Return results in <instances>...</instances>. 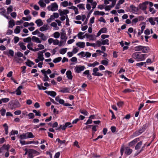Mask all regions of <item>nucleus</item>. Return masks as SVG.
Wrapping results in <instances>:
<instances>
[{"mask_svg": "<svg viewBox=\"0 0 158 158\" xmlns=\"http://www.w3.org/2000/svg\"><path fill=\"white\" fill-rule=\"evenodd\" d=\"M146 54H142L139 52H135L133 53L131 57L137 61H143L146 58Z\"/></svg>", "mask_w": 158, "mask_h": 158, "instance_id": "obj_1", "label": "nucleus"}, {"mask_svg": "<svg viewBox=\"0 0 158 158\" xmlns=\"http://www.w3.org/2000/svg\"><path fill=\"white\" fill-rule=\"evenodd\" d=\"M20 106L19 103L17 100H12L8 103V107L11 110H13L17 107Z\"/></svg>", "mask_w": 158, "mask_h": 158, "instance_id": "obj_2", "label": "nucleus"}, {"mask_svg": "<svg viewBox=\"0 0 158 158\" xmlns=\"http://www.w3.org/2000/svg\"><path fill=\"white\" fill-rule=\"evenodd\" d=\"M142 141H139L136 144L135 147V149L137 150L135 154V156H136L140 153L143 150V148L145 147V144H144L143 147H141V146L142 144Z\"/></svg>", "mask_w": 158, "mask_h": 158, "instance_id": "obj_3", "label": "nucleus"}, {"mask_svg": "<svg viewBox=\"0 0 158 158\" xmlns=\"http://www.w3.org/2000/svg\"><path fill=\"white\" fill-rule=\"evenodd\" d=\"M124 151H125L124 152L125 154L129 155L132 152V150L128 147H126L125 148L123 146L120 149L121 156H122Z\"/></svg>", "mask_w": 158, "mask_h": 158, "instance_id": "obj_4", "label": "nucleus"}, {"mask_svg": "<svg viewBox=\"0 0 158 158\" xmlns=\"http://www.w3.org/2000/svg\"><path fill=\"white\" fill-rule=\"evenodd\" d=\"M49 10L55 11L58 9V6L56 3L55 2L52 3L51 5L48 6L47 7Z\"/></svg>", "mask_w": 158, "mask_h": 158, "instance_id": "obj_5", "label": "nucleus"}, {"mask_svg": "<svg viewBox=\"0 0 158 158\" xmlns=\"http://www.w3.org/2000/svg\"><path fill=\"white\" fill-rule=\"evenodd\" d=\"M3 53L5 55H7L9 57L10 56L13 57L14 56V52L11 49L7 50L4 51Z\"/></svg>", "mask_w": 158, "mask_h": 158, "instance_id": "obj_6", "label": "nucleus"}, {"mask_svg": "<svg viewBox=\"0 0 158 158\" xmlns=\"http://www.w3.org/2000/svg\"><path fill=\"white\" fill-rule=\"evenodd\" d=\"M85 68L84 66H76L75 68V70L76 73H79L81 71L84 70Z\"/></svg>", "mask_w": 158, "mask_h": 158, "instance_id": "obj_7", "label": "nucleus"}, {"mask_svg": "<svg viewBox=\"0 0 158 158\" xmlns=\"http://www.w3.org/2000/svg\"><path fill=\"white\" fill-rule=\"evenodd\" d=\"M148 4L147 2H144L142 3H140L139 6V8L143 11H145L147 9V5Z\"/></svg>", "mask_w": 158, "mask_h": 158, "instance_id": "obj_8", "label": "nucleus"}, {"mask_svg": "<svg viewBox=\"0 0 158 158\" xmlns=\"http://www.w3.org/2000/svg\"><path fill=\"white\" fill-rule=\"evenodd\" d=\"M98 69L97 68H95L93 69V73L92 75L94 76H101L103 75V74L100 73L98 72Z\"/></svg>", "mask_w": 158, "mask_h": 158, "instance_id": "obj_9", "label": "nucleus"}, {"mask_svg": "<svg viewBox=\"0 0 158 158\" xmlns=\"http://www.w3.org/2000/svg\"><path fill=\"white\" fill-rule=\"evenodd\" d=\"M130 9L131 11L135 14H137L138 12L139 9L138 7H135L134 5H131L130 7Z\"/></svg>", "mask_w": 158, "mask_h": 158, "instance_id": "obj_10", "label": "nucleus"}, {"mask_svg": "<svg viewBox=\"0 0 158 158\" xmlns=\"http://www.w3.org/2000/svg\"><path fill=\"white\" fill-rule=\"evenodd\" d=\"M139 138H136L129 143V146L132 147L138 142L139 141Z\"/></svg>", "mask_w": 158, "mask_h": 158, "instance_id": "obj_11", "label": "nucleus"}, {"mask_svg": "<svg viewBox=\"0 0 158 158\" xmlns=\"http://www.w3.org/2000/svg\"><path fill=\"white\" fill-rule=\"evenodd\" d=\"M144 131L141 128L140 129H139L138 131H136L135 132H134L133 134V135L134 137L140 135Z\"/></svg>", "mask_w": 158, "mask_h": 158, "instance_id": "obj_12", "label": "nucleus"}, {"mask_svg": "<svg viewBox=\"0 0 158 158\" xmlns=\"http://www.w3.org/2000/svg\"><path fill=\"white\" fill-rule=\"evenodd\" d=\"M150 50V48L148 46H142V50L141 51L144 53H148L149 52Z\"/></svg>", "mask_w": 158, "mask_h": 158, "instance_id": "obj_13", "label": "nucleus"}, {"mask_svg": "<svg viewBox=\"0 0 158 158\" xmlns=\"http://www.w3.org/2000/svg\"><path fill=\"white\" fill-rule=\"evenodd\" d=\"M38 58L40 60V61H42L44 59V58L43 57L44 55L43 54V52H39L38 53Z\"/></svg>", "mask_w": 158, "mask_h": 158, "instance_id": "obj_14", "label": "nucleus"}, {"mask_svg": "<svg viewBox=\"0 0 158 158\" xmlns=\"http://www.w3.org/2000/svg\"><path fill=\"white\" fill-rule=\"evenodd\" d=\"M28 151L34 156L38 155L40 154L39 152L33 149H30Z\"/></svg>", "mask_w": 158, "mask_h": 158, "instance_id": "obj_15", "label": "nucleus"}, {"mask_svg": "<svg viewBox=\"0 0 158 158\" xmlns=\"http://www.w3.org/2000/svg\"><path fill=\"white\" fill-rule=\"evenodd\" d=\"M45 92L48 95H50L53 97H55L56 94V93L53 91H45Z\"/></svg>", "mask_w": 158, "mask_h": 158, "instance_id": "obj_16", "label": "nucleus"}, {"mask_svg": "<svg viewBox=\"0 0 158 158\" xmlns=\"http://www.w3.org/2000/svg\"><path fill=\"white\" fill-rule=\"evenodd\" d=\"M76 45L80 48H84L85 46L84 42H78L76 44Z\"/></svg>", "mask_w": 158, "mask_h": 158, "instance_id": "obj_17", "label": "nucleus"}, {"mask_svg": "<svg viewBox=\"0 0 158 158\" xmlns=\"http://www.w3.org/2000/svg\"><path fill=\"white\" fill-rule=\"evenodd\" d=\"M73 127V125H71V123L70 122H66L65 123V125L63 127V130H64L67 127Z\"/></svg>", "mask_w": 158, "mask_h": 158, "instance_id": "obj_18", "label": "nucleus"}, {"mask_svg": "<svg viewBox=\"0 0 158 158\" xmlns=\"http://www.w3.org/2000/svg\"><path fill=\"white\" fill-rule=\"evenodd\" d=\"M67 77L69 79L72 80L73 78V76L72 75V72L70 71H67L66 73Z\"/></svg>", "mask_w": 158, "mask_h": 158, "instance_id": "obj_19", "label": "nucleus"}, {"mask_svg": "<svg viewBox=\"0 0 158 158\" xmlns=\"http://www.w3.org/2000/svg\"><path fill=\"white\" fill-rule=\"evenodd\" d=\"M44 71L41 70V72L42 73L44 76L43 81H48L49 78L47 76V74L45 73Z\"/></svg>", "mask_w": 158, "mask_h": 158, "instance_id": "obj_20", "label": "nucleus"}, {"mask_svg": "<svg viewBox=\"0 0 158 158\" xmlns=\"http://www.w3.org/2000/svg\"><path fill=\"white\" fill-rule=\"evenodd\" d=\"M66 35L65 32L64 31L60 33V38L61 39L64 40L65 42L66 41V39H67V38L66 36Z\"/></svg>", "mask_w": 158, "mask_h": 158, "instance_id": "obj_21", "label": "nucleus"}, {"mask_svg": "<svg viewBox=\"0 0 158 158\" xmlns=\"http://www.w3.org/2000/svg\"><path fill=\"white\" fill-rule=\"evenodd\" d=\"M148 21L150 24L152 25H154L156 24L155 17H150L148 19Z\"/></svg>", "mask_w": 158, "mask_h": 158, "instance_id": "obj_22", "label": "nucleus"}, {"mask_svg": "<svg viewBox=\"0 0 158 158\" xmlns=\"http://www.w3.org/2000/svg\"><path fill=\"white\" fill-rule=\"evenodd\" d=\"M35 23L37 24L38 27H40L42 26L43 24V22L42 21V20L40 19H38L36 20L35 21Z\"/></svg>", "mask_w": 158, "mask_h": 158, "instance_id": "obj_23", "label": "nucleus"}, {"mask_svg": "<svg viewBox=\"0 0 158 158\" xmlns=\"http://www.w3.org/2000/svg\"><path fill=\"white\" fill-rule=\"evenodd\" d=\"M38 36L41 38V39L43 41H46L47 39V37L44 35V34L42 33H40V34L38 35Z\"/></svg>", "mask_w": 158, "mask_h": 158, "instance_id": "obj_24", "label": "nucleus"}, {"mask_svg": "<svg viewBox=\"0 0 158 158\" xmlns=\"http://www.w3.org/2000/svg\"><path fill=\"white\" fill-rule=\"evenodd\" d=\"M23 88V86L22 85L19 86L16 89V94L18 95H20L21 94V91L20 89Z\"/></svg>", "mask_w": 158, "mask_h": 158, "instance_id": "obj_25", "label": "nucleus"}, {"mask_svg": "<svg viewBox=\"0 0 158 158\" xmlns=\"http://www.w3.org/2000/svg\"><path fill=\"white\" fill-rule=\"evenodd\" d=\"M55 100L59 102L60 104H63L64 101L63 99L60 98L59 97L57 96L55 98Z\"/></svg>", "mask_w": 158, "mask_h": 158, "instance_id": "obj_26", "label": "nucleus"}, {"mask_svg": "<svg viewBox=\"0 0 158 158\" xmlns=\"http://www.w3.org/2000/svg\"><path fill=\"white\" fill-rule=\"evenodd\" d=\"M19 46L20 48L23 50H25L26 49L25 46L24 45V43L22 42H19Z\"/></svg>", "mask_w": 158, "mask_h": 158, "instance_id": "obj_27", "label": "nucleus"}, {"mask_svg": "<svg viewBox=\"0 0 158 158\" xmlns=\"http://www.w3.org/2000/svg\"><path fill=\"white\" fill-rule=\"evenodd\" d=\"M48 29V25L44 24L42 27H41L40 28V30L41 31H46Z\"/></svg>", "mask_w": 158, "mask_h": 158, "instance_id": "obj_28", "label": "nucleus"}, {"mask_svg": "<svg viewBox=\"0 0 158 158\" xmlns=\"http://www.w3.org/2000/svg\"><path fill=\"white\" fill-rule=\"evenodd\" d=\"M14 21L13 19L10 20L9 22V27L12 28L15 25Z\"/></svg>", "mask_w": 158, "mask_h": 158, "instance_id": "obj_29", "label": "nucleus"}, {"mask_svg": "<svg viewBox=\"0 0 158 158\" xmlns=\"http://www.w3.org/2000/svg\"><path fill=\"white\" fill-rule=\"evenodd\" d=\"M26 64L28 66L31 67V65H34L35 63L32 61L30 60L27 59V61L25 62Z\"/></svg>", "mask_w": 158, "mask_h": 158, "instance_id": "obj_30", "label": "nucleus"}, {"mask_svg": "<svg viewBox=\"0 0 158 158\" xmlns=\"http://www.w3.org/2000/svg\"><path fill=\"white\" fill-rule=\"evenodd\" d=\"M116 0H109V2H111V5H109V10L110 8L114 7L116 4Z\"/></svg>", "mask_w": 158, "mask_h": 158, "instance_id": "obj_31", "label": "nucleus"}, {"mask_svg": "<svg viewBox=\"0 0 158 158\" xmlns=\"http://www.w3.org/2000/svg\"><path fill=\"white\" fill-rule=\"evenodd\" d=\"M99 64V63L97 62V61H95V62H94V63L92 64H89L88 66L89 67H94L95 66L98 65Z\"/></svg>", "mask_w": 158, "mask_h": 158, "instance_id": "obj_32", "label": "nucleus"}, {"mask_svg": "<svg viewBox=\"0 0 158 158\" xmlns=\"http://www.w3.org/2000/svg\"><path fill=\"white\" fill-rule=\"evenodd\" d=\"M142 45H139L135 47L134 48V50L136 52L141 51L142 50Z\"/></svg>", "mask_w": 158, "mask_h": 158, "instance_id": "obj_33", "label": "nucleus"}, {"mask_svg": "<svg viewBox=\"0 0 158 158\" xmlns=\"http://www.w3.org/2000/svg\"><path fill=\"white\" fill-rule=\"evenodd\" d=\"M59 92L63 93H68L69 92V88H63L60 90Z\"/></svg>", "mask_w": 158, "mask_h": 158, "instance_id": "obj_34", "label": "nucleus"}, {"mask_svg": "<svg viewBox=\"0 0 158 158\" xmlns=\"http://www.w3.org/2000/svg\"><path fill=\"white\" fill-rule=\"evenodd\" d=\"M3 126L5 127V134L7 135L8 134V127L7 125V124L6 123L4 124L3 125Z\"/></svg>", "mask_w": 158, "mask_h": 158, "instance_id": "obj_35", "label": "nucleus"}, {"mask_svg": "<svg viewBox=\"0 0 158 158\" xmlns=\"http://www.w3.org/2000/svg\"><path fill=\"white\" fill-rule=\"evenodd\" d=\"M93 10V9H92L90 11L89 13H88V15L87 16V19H86L85 21L84 22L83 24L84 25H85L87 24V22H88V19L89 18L90 15L91 14V13H92V12Z\"/></svg>", "mask_w": 158, "mask_h": 158, "instance_id": "obj_36", "label": "nucleus"}, {"mask_svg": "<svg viewBox=\"0 0 158 158\" xmlns=\"http://www.w3.org/2000/svg\"><path fill=\"white\" fill-rule=\"evenodd\" d=\"M14 33L16 34H18L20 32V28L19 26H17L14 31Z\"/></svg>", "mask_w": 158, "mask_h": 158, "instance_id": "obj_37", "label": "nucleus"}, {"mask_svg": "<svg viewBox=\"0 0 158 158\" xmlns=\"http://www.w3.org/2000/svg\"><path fill=\"white\" fill-rule=\"evenodd\" d=\"M7 13L8 14L11 13L13 11V6H10L7 9Z\"/></svg>", "mask_w": 158, "mask_h": 158, "instance_id": "obj_38", "label": "nucleus"}, {"mask_svg": "<svg viewBox=\"0 0 158 158\" xmlns=\"http://www.w3.org/2000/svg\"><path fill=\"white\" fill-rule=\"evenodd\" d=\"M38 3L40 6L42 7H45L46 6V4L41 0H40Z\"/></svg>", "mask_w": 158, "mask_h": 158, "instance_id": "obj_39", "label": "nucleus"}, {"mask_svg": "<svg viewBox=\"0 0 158 158\" xmlns=\"http://www.w3.org/2000/svg\"><path fill=\"white\" fill-rule=\"evenodd\" d=\"M62 58L61 57H59L57 58H55L53 60V62L55 63H57L58 62H59L60 61H61V60Z\"/></svg>", "mask_w": 158, "mask_h": 158, "instance_id": "obj_40", "label": "nucleus"}, {"mask_svg": "<svg viewBox=\"0 0 158 158\" xmlns=\"http://www.w3.org/2000/svg\"><path fill=\"white\" fill-rule=\"evenodd\" d=\"M3 150L6 149L7 151L9 150V148H10V145L9 144H4L2 147Z\"/></svg>", "mask_w": 158, "mask_h": 158, "instance_id": "obj_41", "label": "nucleus"}, {"mask_svg": "<svg viewBox=\"0 0 158 158\" xmlns=\"http://www.w3.org/2000/svg\"><path fill=\"white\" fill-rule=\"evenodd\" d=\"M27 137L28 138H32L34 137L32 132H27L26 133Z\"/></svg>", "mask_w": 158, "mask_h": 158, "instance_id": "obj_42", "label": "nucleus"}, {"mask_svg": "<svg viewBox=\"0 0 158 158\" xmlns=\"http://www.w3.org/2000/svg\"><path fill=\"white\" fill-rule=\"evenodd\" d=\"M84 34V33L82 32H80L77 34V36L78 38L80 39H83L85 37V35H82L81 36H79V35H82Z\"/></svg>", "mask_w": 158, "mask_h": 158, "instance_id": "obj_43", "label": "nucleus"}, {"mask_svg": "<svg viewBox=\"0 0 158 158\" xmlns=\"http://www.w3.org/2000/svg\"><path fill=\"white\" fill-rule=\"evenodd\" d=\"M37 86L40 90L43 89L44 90H45L47 89V88L46 87H44L42 85V84H41V85H37Z\"/></svg>", "mask_w": 158, "mask_h": 158, "instance_id": "obj_44", "label": "nucleus"}, {"mask_svg": "<svg viewBox=\"0 0 158 158\" xmlns=\"http://www.w3.org/2000/svg\"><path fill=\"white\" fill-rule=\"evenodd\" d=\"M77 6L80 9L85 10V8L84 7V4L82 3L80 4Z\"/></svg>", "mask_w": 158, "mask_h": 158, "instance_id": "obj_45", "label": "nucleus"}, {"mask_svg": "<svg viewBox=\"0 0 158 158\" xmlns=\"http://www.w3.org/2000/svg\"><path fill=\"white\" fill-rule=\"evenodd\" d=\"M67 50V48H62L60 50V53L62 54H64L66 52Z\"/></svg>", "mask_w": 158, "mask_h": 158, "instance_id": "obj_46", "label": "nucleus"}, {"mask_svg": "<svg viewBox=\"0 0 158 158\" xmlns=\"http://www.w3.org/2000/svg\"><path fill=\"white\" fill-rule=\"evenodd\" d=\"M80 112L81 114L86 116L88 114V112L85 110H80Z\"/></svg>", "mask_w": 158, "mask_h": 158, "instance_id": "obj_47", "label": "nucleus"}, {"mask_svg": "<svg viewBox=\"0 0 158 158\" xmlns=\"http://www.w3.org/2000/svg\"><path fill=\"white\" fill-rule=\"evenodd\" d=\"M31 38L30 37L24 38L23 40V42L25 43L30 42L31 41Z\"/></svg>", "mask_w": 158, "mask_h": 158, "instance_id": "obj_48", "label": "nucleus"}, {"mask_svg": "<svg viewBox=\"0 0 158 158\" xmlns=\"http://www.w3.org/2000/svg\"><path fill=\"white\" fill-rule=\"evenodd\" d=\"M18 132L17 131H14L12 130L11 132L9 133V135L10 136L11 135H15V134L17 135L18 134Z\"/></svg>", "mask_w": 158, "mask_h": 158, "instance_id": "obj_49", "label": "nucleus"}, {"mask_svg": "<svg viewBox=\"0 0 158 158\" xmlns=\"http://www.w3.org/2000/svg\"><path fill=\"white\" fill-rule=\"evenodd\" d=\"M19 138L21 139H27V137L26 134H23L20 135L19 136Z\"/></svg>", "mask_w": 158, "mask_h": 158, "instance_id": "obj_50", "label": "nucleus"}, {"mask_svg": "<svg viewBox=\"0 0 158 158\" xmlns=\"http://www.w3.org/2000/svg\"><path fill=\"white\" fill-rule=\"evenodd\" d=\"M134 90L131 89H125L123 92L124 93H130L132 92H134Z\"/></svg>", "mask_w": 158, "mask_h": 158, "instance_id": "obj_51", "label": "nucleus"}, {"mask_svg": "<svg viewBox=\"0 0 158 158\" xmlns=\"http://www.w3.org/2000/svg\"><path fill=\"white\" fill-rule=\"evenodd\" d=\"M149 11L152 14H155L156 12V10L153 7H150Z\"/></svg>", "mask_w": 158, "mask_h": 158, "instance_id": "obj_52", "label": "nucleus"}, {"mask_svg": "<svg viewBox=\"0 0 158 158\" xmlns=\"http://www.w3.org/2000/svg\"><path fill=\"white\" fill-rule=\"evenodd\" d=\"M6 112V110L4 108H2L0 110L1 115L2 116H4Z\"/></svg>", "mask_w": 158, "mask_h": 158, "instance_id": "obj_53", "label": "nucleus"}, {"mask_svg": "<svg viewBox=\"0 0 158 158\" xmlns=\"http://www.w3.org/2000/svg\"><path fill=\"white\" fill-rule=\"evenodd\" d=\"M31 17L30 15H29L27 17H23L22 18V19L24 21H29L31 20Z\"/></svg>", "mask_w": 158, "mask_h": 158, "instance_id": "obj_54", "label": "nucleus"}, {"mask_svg": "<svg viewBox=\"0 0 158 158\" xmlns=\"http://www.w3.org/2000/svg\"><path fill=\"white\" fill-rule=\"evenodd\" d=\"M92 131H94V133L97 131V129L96 128L97 127H98V126H96L94 125H92Z\"/></svg>", "mask_w": 158, "mask_h": 158, "instance_id": "obj_55", "label": "nucleus"}, {"mask_svg": "<svg viewBox=\"0 0 158 158\" xmlns=\"http://www.w3.org/2000/svg\"><path fill=\"white\" fill-rule=\"evenodd\" d=\"M60 36V34L59 32H56L54 33V37L56 38H58Z\"/></svg>", "mask_w": 158, "mask_h": 158, "instance_id": "obj_56", "label": "nucleus"}, {"mask_svg": "<svg viewBox=\"0 0 158 158\" xmlns=\"http://www.w3.org/2000/svg\"><path fill=\"white\" fill-rule=\"evenodd\" d=\"M33 112L35 114L36 116H41L40 113L39 111L37 112V110H33Z\"/></svg>", "mask_w": 158, "mask_h": 158, "instance_id": "obj_57", "label": "nucleus"}, {"mask_svg": "<svg viewBox=\"0 0 158 158\" xmlns=\"http://www.w3.org/2000/svg\"><path fill=\"white\" fill-rule=\"evenodd\" d=\"M79 56H81V57H84L85 56V53L83 51H82L77 54Z\"/></svg>", "mask_w": 158, "mask_h": 158, "instance_id": "obj_58", "label": "nucleus"}, {"mask_svg": "<svg viewBox=\"0 0 158 158\" xmlns=\"http://www.w3.org/2000/svg\"><path fill=\"white\" fill-rule=\"evenodd\" d=\"M62 6L64 7H66L68 6V3L67 1H64L61 3Z\"/></svg>", "mask_w": 158, "mask_h": 158, "instance_id": "obj_59", "label": "nucleus"}, {"mask_svg": "<svg viewBox=\"0 0 158 158\" xmlns=\"http://www.w3.org/2000/svg\"><path fill=\"white\" fill-rule=\"evenodd\" d=\"M109 111L112 114L111 120H112L113 119H115L116 118V117L115 115H114L113 112L110 110H109Z\"/></svg>", "mask_w": 158, "mask_h": 158, "instance_id": "obj_60", "label": "nucleus"}, {"mask_svg": "<svg viewBox=\"0 0 158 158\" xmlns=\"http://www.w3.org/2000/svg\"><path fill=\"white\" fill-rule=\"evenodd\" d=\"M140 21V19L139 17V18H135L134 19L132 20V22L133 23H137L138 21Z\"/></svg>", "mask_w": 158, "mask_h": 158, "instance_id": "obj_61", "label": "nucleus"}, {"mask_svg": "<svg viewBox=\"0 0 158 158\" xmlns=\"http://www.w3.org/2000/svg\"><path fill=\"white\" fill-rule=\"evenodd\" d=\"M144 33L146 35H149L150 34V31L149 29H146L144 31Z\"/></svg>", "mask_w": 158, "mask_h": 158, "instance_id": "obj_62", "label": "nucleus"}, {"mask_svg": "<svg viewBox=\"0 0 158 158\" xmlns=\"http://www.w3.org/2000/svg\"><path fill=\"white\" fill-rule=\"evenodd\" d=\"M10 100V99L9 98H3L2 99V102L3 103H6L8 102Z\"/></svg>", "mask_w": 158, "mask_h": 158, "instance_id": "obj_63", "label": "nucleus"}, {"mask_svg": "<svg viewBox=\"0 0 158 158\" xmlns=\"http://www.w3.org/2000/svg\"><path fill=\"white\" fill-rule=\"evenodd\" d=\"M28 118L29 119L33 118L35 116L33 113H30L28 114Z\"/></svg>", "mask_w": 158, "mask_h": 158, "instance_id": "obj_64", "label": "nucleus"}]
</instances>
